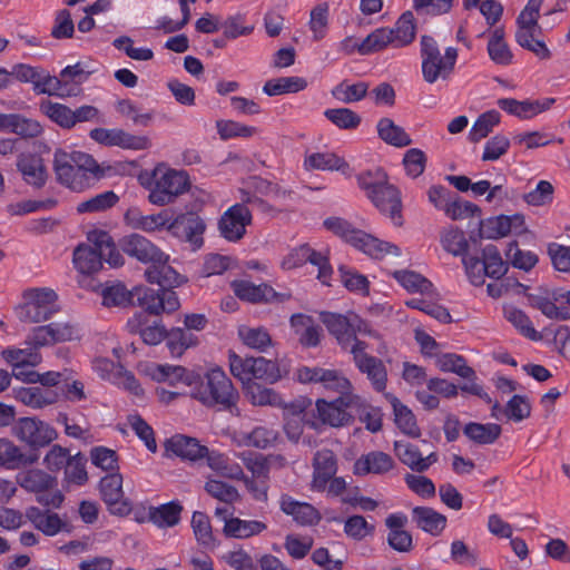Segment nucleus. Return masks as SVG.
<instances>
[{
	"label": "nucleus",
	"mask_w": 570,
	"mask_h": 570,
	"mask_svg": "<svg viewBox=\"0 0 570 570\" xmlns=\"http://www.w3.org/2000/svg\"><path fill=\"white\" fill-rule=\"evenodd\" d=\"M120 246L127 255L144 264H150L145 271L148 283L159 286H179L185 282V278L167 264L168 256L145 236L139 234L125 236Z\"/></svg>",
	"instance_id": "f257e3e1"
},
{
	"label": "nucleus",
	"mask_w": 570,
	"mask_h": 570,
	"mask_svg": "<svg viewBox=\"0 0 570 570\" xmlns=\"http://www.w3.org/2000/svg\"><path fill=\"white\" fill-rule=\"evenodd\" d=\"M52 165L57 181L76 191L89 187L91 177L99 179L105 176V169L92 156L80 151L57 149Z\"/></svg>",
	"instance_id": "f03ea898"
},
{
	"label": "nucleus",
	"mask_w": 570,
	"mask_h": 570,
	"mask_svg": "<svg viewBox=\"0 0 570 570\" xmlns=\"http://www.w3.org/2000/svg\"><path fill=\"white\" fill-rule=\"evenodd\" d=\"M358 187L365 191L366 197L383 214H387L395 223L403 224L401 216V195L399 189L389 183L387 174L376 168L360 174L356 177Z\"/></svg>",
	"instance_id": "7ed1b4c3"
},
{
	"label": "nucleus",
	"mask_w": 570,
	"mask_h": 570,
	"mask_svg": "<svg viewBox=\"0 0 570 570\" xmlns=\"http://www.w3.org/2000/svg\"><path fill=\"white\" fill-rule=\"evenodd\" d=\"M190 396L208 407L217 406L230 413L237 410L238 392L226 373L219 368H212L204 379L197 376V383L190 390Z\"/></svg>",
	"instance_id": "20e7f679"
},
{
	"label": "nucleus",
	"mask_w": 570,
	"mask_h": 570,
	"mask_svg": "<svg viewBox=\"0 0 570 570\" xmlns=\"http://www.w3.org/2000/svg\"><path fill=\"white\" fill-rule=\"evenodd\" d=\"M323 225L334 235L375 259H382L387 255L399 256L401 254L396 245L383 242L361 229L354 228L344 218L328 217L324 220Z\"/></svg>",
	"instance_id": "39448f33"
},
{
	"label": "nucleus",
	"mask_w": 570,
	"mask_h": 570,
	"mask_svg": "<svg viewBox=\"0 0 570 570\" xmlns=\"http://www.w3.org/2000/svg\"><path fill=\"white\" fill-rule=\"evenodd\" d=\"M421 57L423 78L426 82L434 83L440 79L446 80L451 76L456 62L458 50L449 47L442 56L436 41L431 36H422Z\"/></svg>",
	"instance_id": "423d86ee"
},
{
	"label": "nucleus",
	"mask_w": 570,
	"mask_h": 570,
	"mask_svg": "<svg viewBox=\"0 0 570 570\" xmlns=\"http://www.w3.org/2000/svg\"><path fill=\"white\" fill-rule=\"evenodd\" d=\"M16 482L26 492L33 493L43 507L60 508L65 497L57 489L58 480L47 471L31 468L19 472Z\"/></svg>",
	"instance_id": "0eeeda50"
},
{
	"label": "nucleus",
	"mask_w": 570,
	"mask_h": 570,
	"mask_svg": "<svg viewBox=\"0 0 570 570\" xmlns=\"http://www.w3.org/2000/svg\"><path fill=\"white\" fill-rule=\"evenodd\" d=\"M154 186L150 188L148 200L157 206L174 203L177 197L186 193L190 186L188 176L184 171L167 169L157 166L153 170Z\"/></svg>",
	"instance_id": "6e6552de"
},
{
	"label": "nucleus",
	"mask_w": 570,
	"mask_h": 570,
	"mask_svg": "<svg viewBox=\"0 0 570 570\" xmlns=\"http://www.w3.org/2000/svg\"><path fill=\"white\" fill-rule=\"evenodd\" d=\"M58 311L55 291L35 288L23 294V303L16 308V314L21 322L41 323L51 318Z\"/></svg>",
	"instance_id": "1a4fd4ad"
},
{
	"label": "nucleus",
	"mask_w": 570,
	"mask_h": 570,
	"mask_svg": "<svg viewBox=\"0 0 570 570\" xmlns=\"http://www.w3.org/2000/svg\"><path fill=\"white\" fill-rule=\"evenodd\" d=\"M12 434L32 450L46 448L58 438V432L49 423L29 416L16 421Z\"/></svg>",
	"instance_id": "9d476101"
},
{
	"label": "nucleus",
	"mask_w": 570,
	"mask_h": 570,
	"mask_svg": "<svg viewBox=\"0 0 570 570\" xmlns=\"http://www.w3.org/2000/svg\"><path fill=\"white\" fill-rule=\"evenodd\" d=\"M159 292L145 286L134 288L135 305L145 309V314L159 315L161 312L171 313L178 309L179 299L177 294L171 289L174 286H160Z\"/></svg>",
	"instance_id": "9b49d317"
},
{
	"label": "nucleus",
	"mask_w": 570,
	"mask_h": 570,
	"mask_svg": "<svg viewBox=\"0 0 570 570\" xmlns=\"http://www.w3.org/2000/svg\"><path fill=\"white\" fill-rule=\"evenodd\" d=\"M80 338V330L71 322H52L48 325L37 326L29 334V342L38 346Z\"/></svg>",
	"instance_id": "f8f14e48"
},
{
	"label": "nucleus",
	"mask_w": 570,
	"mask_h": 570,
	"mask_svg": "<svg viewBox=\"0 0 570 570\" xmlns=\"http://www.w3.org/2000/svg\"><path fill=\"white\" fill-rule=\"evenodd\" d=\"M252 224L250 210L242 205L230 206L219 218L218 229L220 235L229 242H238L246 234V227Z\"/></svg>",
	"instance_id": "ddd939ff"
},
{
	"label": "nucleus",
	"mask_w": 570,
	"mask_h": 570,
	"mask_svg": "<svg viewBox=\"0 0 570 570\" xmlns=\"http://www.w3.org/2000/svg\"><path fill=\"white\" fill-rule=\"evenodd\" d=\"M232 288L235 295L242 299L253 304L285 302L291 295L285 293H277L273 287L267 284L255 285L249 281H234Z\"/></svg>",
	"instance_id": "4468645a"
},
{
	"label": "nucleus",
	"mask_w": 570,
	"mask_h": 570,
	"mask_svg": "<svg viewBox=\"0 0 570 570\" xmlns=\"http://www.w3.org/2000/svg\"><path fill=\"white\" fill-rule=\"evenodd\" d=\"M206 225L204 220L195 213L188 212L179 214L175 219L169 220L166 229L174 236L185 239L199 246L203 243L202 235Z\"/></svg>",
	"instance_id": "2eb2a0df"
},
{
	"label": "nucleus",
	"mask_w": 570,
	"mask_h": 570,
	"mask_svg": "<svg viewBox=\"0 0 570 570\" xmlns=\"http://www.w3.org/2000/svg\"><path fill=\"white\" fill-rule=\"evenodd\" d=\"M102 500L112 514L127 515L131 511L130 503L124 498L122 476L118 473L106 475L100 481Z\"/></svg>",
	"instance_id": "dca6fc26"
},
{
	"label": "nucleus",
	"mask_w": 570,
	"mask_h": 570,
	"mask_svg": "<svg viewBox=\"0 0 570 570\" xmlns=\"http://www.w3.org/2000/svg\"><path fill=\"white\" fill-rule=\"evenodd\" d=\"M24 517L35 529L48 537H53L59 532L70 531L68 522L49 509L43 510L38 507H29L26 510Z\"/></svg>",
	"instance_id": "f3484780"
},
{
	"label": "nucleus",
	"mask_w": 570,
	"mask_h": 570,
	"mask_svg": "<svg viewBox=\"0 0 570 570\" xmlns=\"http://www.w3.org/2000/svg\"><path fill=\"white\" fill-rule=\"evenodd\" d=\"M394 452L404 465L416 473H423L428 471L431 465L439 461V455L436 452H431L423 456L419 448L409 442L395 441Z\"/></svg>",
	"instance_id": "a211bd4d"
},
{
	"label": "nucleus",
	"mask_w": 570,
	"mask_h": 570,
	"mask_svg": "<svg viewBox=\"0 0 570 570\" xmlns=\"http://www.w3.org/2000/svg\"><path fill=\"white\" fill-rule=\"evenodd\" d=\"M296 377L301 383H322L324 387L341 393L350 387V382L333 370L303 366L296 371Z\"/></svg>",
	"instance_id": "6ab92c4d"
},
{
	"label": "nucleus",
	"mask_w": 570,
	"mask_h": 570,
	"mask_svg": "<svg viewBox=\"0 0 570 570\" xmlns=\"http://www.w3.org/2000/svg\"><path fill=\"white\" fill-rule=\"evenodd\" d=\"M351 402L352 397L348 395L337 397L333 402L318 400L316 402V410L323 423L338 428L350 423L353 419V415L348 412Z\"/></svg>",
	"instance_id": "aec40b11"
},
{
	"label": "nucleus",
	"mask_w": 570,
	"mask_h": 570,
	"mask_svg": "<svg viewBox=\"0 0 570 570\" xmlns=\"http://www.w3.org/2000/svg\"><path fill=\"white\" fill-rule=\"evenodd\" d=\"M125 223L132 229H140L146 233H154L166 228L170 220L167 210H161L157 214L144 215L137 207H130L124 215Z\"/></svg>",
	"instance_id": "412c9836"
},
{
	"label": "nucleus",
	"mask_w": 570,
	"mask_h": 570,
	"mask_svg": "<svg viewBox=\"0 0 570 570\" xmlns=\"http://www.w3.org/2000/svg\"><path fill=\"white\" fill-rule=\"evenodd\" d=\"M18 170L23 180L36 188L45 186L48 179V171L43 159L36 154H21L17 161Z\"/></svg>",
	"instance_id": "4be33fe9"
},
{
	"label": "nucleus",
	"mask_w": 570,
	"mask_h": 570,
	"mask_svg": "<svg viewBox=\"0 0 570 570\" xmlns=\"http://www.w3.org/2000/svg\"><path fill=\"white\" fill-rule=\"evenodd\" d=\"M39 455L37 453H24L20 446L8 439H0V465L17 470L23 466H31L37 463Z\"/></svg>",
	"instance_id": "5701e85b"
},
{
	"label": "nucleus",
	"mask_w": 570,
	"mask_h": 570,
	"mask_svg": "<svg viewBox=\"0 0 570 570\" xmlns=\"http://www.w3.org/2000/svg\"><path fill=\"white\" fill-rule=\"evenodd\" d=\"M313 466V489L317 491H324L326 489L327 482L336 473V456L333 451L327 449L317 451L314 456Z\"/></svg>",
	"instance_id": "b1692460"
},
{
	"label": "nucleus",
	"mask_w": 570,
	"mask_h": 570,
	"mask_svg": "<svg viewBox=\"0 0 570 570\" xmlns=\"http://www.w3.org/2000/svg\"><path fill=\"white\" fill-rule=\"evenodd\" d=\"M394 468V460L382 451H372L361 455L354 463L353 470L356 475L384 474Z\"/></svg>",
	"instance_id": "393cba45"
},
{
	"label": "nucleus",
	"mask_w": 570,
	"mask_h": 570,
	"mask_svg": "<svg viewBox=\"0 0 570 570\" xmlns=\"http://www.w3.org/2000/svg\"><path fill=\"white\" fill-rule=\"evenodd\" d=\"M14 397L31 409L40 410L57 403L59 393L52 389L30 386L14 390Z\"/></svg>",
	"instance_id": "a878e982"
},
{
	"label": "nucleus",
	"mask_w": 570,
	"mask_h": 570,
	"mask_svg": "<svg viewBox=\"0 0 570 570\" xmlns=\"http://www.w3.org/2000/svg\"><path fill=\"white\" fill-rule=\"evenodd\" d=\"M320 318L327 331L336 338L337 343L343 348H348V345L354 340L351 327L352 316L348 317L337 313L322 312Z\"/></svg>",
	"instance_id": "bb28decb"
},
{
	"label": "nucleus",
	"mask_w": 570,
	"mask_h": 570,
	"mask_svg": "<svg viewBox=\"0 0 570 570\" xmlns=\"http://www.w3.org/2000/svg\"><path fill=\"white\" fill-rule=\"evenodd\" d=\"M355 365L361 373L366 375L375 391L383 392L386 389L387 371L382 360L372 355H363L357 358Z\"/></svg>",
	"instance_id": "cd10ccee"
},
{
	"label": "nucleus",
	"mask_w": 570,
	"mask_h": 570,
	"mask_svg": "<svg viewBox=\"0 0 570 570\" xmlns=\"http://www.w3.org/2000/svg\"><path fill=\"white\" fill-rule=\"evenodd\" d=\"M166 448L175 455L190 461L205 458L207 454V448L202 445L197 439L181 434L170 438L166 443Z\"/></svg>",
	"instance_id": "c85d7f7f"
},
{
	"label": "nucleus",
	"mask_w": 570,
	"mask_h": 570,
	"mask_svg": "<svg viewBox=\"0 0 570 570\" xmlns=\"http://www.w3.org/2000/svg\"><path fill=\"white\" fill-rule=\"evenodd\" d=\"M23 348H7L2 352L3 358L13 366V374L22 371L24 365L36 366L41 362V355L38 350L41 346L29 342V335L24 341Z\"/></svg>",
	"instance_id": "c756f323"
},
{
	"label": "nucleus",
	"mask_w": 570,
	"mask_h": 570,
	"mask_svg": "<svg viewBox=\"0 0 570 570\" xmlns=\"http://www.w3.org/2000/svg\"><path fill=\"white\" fill-rule=\"evenodd\" d=\"M281 510L303 525L315 524L321 520L318 511L312 504L298 502L286 494L281 498Z\"/></svg>",
	"instance_id": "7c9ffc66"
},
{
	"label": "nucleus",
	"mask_w": 570,
	"mask_h": 570,
	"mask_svg": "<svg viewBox=\"0 0 570 570\" xmlns=\"http://www.w3.org/2000/svg\"><path fill=\"white\" fill-rule=\"evenodd\" d=\"M130 332L139 334L144 343L148 345H156L166 337V330L164 326L154 323H148V316L145 313H138L128 321Z\"/></svg>",
	"instance_id": "2f4dec72"
},
{
	"label": "nucleus",
	"mask_w": 570,
	"mask_h": 570,
	"mask_svg": "<svg viewBox=\"0 0 570 570\" xmlns=\"http://www.w3.org/2000/svg\"><path fill=\"white\" fill-rule=\"evenodd\" d=\"M412 520L417 528L432 535H439L446 525V517L429 507H415L412 510Z\"/></svg>",
	"instance_id": "473e14b6"
},
{
	"label": "nucleus",
	"mask_w": 570,
	"mask_h": 570,
	"mask_svg": "<svg viewBox=\"0 0 570 570\" xmlns=\"http://www.w3.org/2000/svg\"><path fill=\"white\" fill-rule=\"evenodd\" d=\"M88 240L98 247L101 254V262L106 261L110 266L118 267L124 264V257L117 249L112 237L105 230L89 233Z\"/></svg>",
	"instance_id": "72a5a7b5"
},
{
	"label": "nucleus",
	"mask_w": 570,
	"mask_h": 570,
	"mask_svg": "<svg viewBox=\"0 0 570 570\" xmlns=\"http://www.w3.org/2000/svg\"><path fill=\"white\" fill-rule=\"evenodd\" d=\"M73 264L81 274H94L98 272L101 266V254L98 247L92 244H81L76 247L73 252Z\"/></svg>",
	"instance_id": "f704fd0d"
},
{
	"label": "nucleus",
	"mask_w": 570,
	"mask_h": 570,
	"mask_svg": "<svg viewBox=\"0 0 570 570\" xmlns=\"http://www.w3.org/2000/svg\"><path fill=\"white\" fill-rule=\"evenodd\" d=\"M197 376L183 366L169 364L158 365L154 372V377L158 381L168 382L170 385L183 383L190 390L197 383Z\"/></svg>",
	"instance_id": "c9c22d12"
},
{
	"label": "nucleus",
	"mask_w": 570,
	"mask_h": 570,
	"mask_svg": "<svg viewBox=\"0 0 570 570\" xmlns=\"http://www.w3.org/2000/svg\"><path fill=\"white\" fill-rule=\"evenodd\" d=\"M376 128L379 137L391 146L406 147L412 142L409 134L387 117L380 119Z\"/></svg>",
	"instance_id": "e433bc0d"
},
{
	"label": "nucleus",
	"mask_w": 570,
	"mask_h": 570,
	"mask_svg": "<svg viewBox=\"0 0 570 570\" xmlns=\"http://www.w3.org/2000/svg\"><path fill=\"white\" fill-rule=\"evenodd\" d=\"M266 529V524L256 520H242L239 518H230L226 520L224 533L227 537L246 539L259 534Z\"/></svg>",
	"instance_id": "4c0bfd02"
},
{
	"label": "nucleus",
	"mask_w": 570,
	"mask_h": 570,
	"mask_svg": "<svg viewBox=\"0 0 570 570\" xmlns=\"http://www.w3.org/2000/svg\"><path fill=\"white\" fill-rule=\"evenodd\" d=\"M208 466L219 475L227 479H243L244 471L238 463L230 461L225 454L218 452H209L205 455Z\"/></svg>",
	"instance_id": "58836bf2"
},
{
	"label": "nucleus",
	"mask_w": 570,
	"mask_h": 570,
	"mask_svg": "<svg viewBox=\"0 0 570 570\" xmlns=\"http://www.w3.org/2000/svg\"><path fill=\"white\" fill-rule=\"evenodd\" d=\"M249 380H262L266 383H275L279 380V370L275 362L265 357H249Z\"/></svg>",
	"instance_id": "ea45409f"
},
{
	"label": "nucleus",
	"mask_w": 570,
	"mask_h": 570,
	"mask_svg": "<svg viewBox=\"0 0 570 570\" xmlns=\"http://www.w3.org/2000/svg\"><path fill=\"white\" fill-rule=\"evenodd\" d=\"M392 31V46L403 47L411 43L414 40L416 27L414 22V16L411 11L404 12L395 23Z\"/></svg>",
	"instance_id": "a19ab883"
},
{
	"label": "nucleus",
	"mask_w": 570,
	"mask_h": 570,
	"mask_svg": "<svg viewBox=\"0 0 570 570\" xmlns=\"http://www.w3.org/2000/svg\"><path fill=\"white\" fill-rule=\"evenodd\" d=\"M463 433L471 441L479 444H491L498 440L501 434V426L495 423H474L466 424Z\"/></svg>",
	"instance_id": "79ce46f5"
},
{
	"label": "nucleus",
	"mask_w": 570,
	"mask_h": 570,
	"mask_svg": "<svg viewBox=\"0 0 570 570\" xmlns=\"http://www.w3.org/2000/svg\"><path fill=\"white\" fill-rule=\"evenodd\" d=\"M436 365L442 372H451L471 380L475 379V371L466 364L463 356L454 353H445L436 358Z\"/></svg>",
	"instance_id": "37998d69"
},
{
	"label": "nucleus",
	"mask_w": 570,
	"mask_h": 570,
	"mask_svg": "<svg viewBox=\"0 0 570 570\" xmlns=\"http://www.w3.org/2000/svg\"><path fill=\"white\" fill-rule=\"evenodd\" d=\"M307 87V81L301 77H281L265 82L263 91L268 96L298 92Z\"/></svg>",
	"instance_id": "c03bdc74"
},
{
	"label": "nucleus",
	"mask_w": 570,
	"mask_h": 570,
	"mask_svg": "<svg viewBox=\"0 0 570 570\" xmlns=\"http://www.w3.org/2000/svg\"><path fill=\"white\" fill-rule=\"evenodd\" d=\"M245 396L253 405H278L281 402L279 395L272 389L265 387L256 381H249L244 385Z\"/></svg>",
	"instance_id": "a18cd8bd"
},
{
	"label": "nucleus",
	"mask_w": 570,
	"mask_h": 570,
	"mask_svg": "<svg viewBox=\"0 0 570 570\" xmlns=\"http://www.w3.org/2000/svg\"><path fill=\"white\" fill-rule=\"evenodd\" d=\"M503 37V29L497 28L493 30L488 42V53L494 63L507 66L512 61V52L510 51Z\"/></svg>",
	"instance_id": "49530a36"
},
{
	"label": "nucleus",
	"mask_w": 570,
	"mask_h": 570,
	"mask_svg": "<svg viewBox=\"0 0 570 570\" xmlns=\"http://www.w3.org/2000/svg\"><path fill=\"white\" fill-rule=\"evenodd\" d=\"M540 29H518L515 32L517 42L533 52L540 59H549L550 50L547 45L537 37Z\"/></svg>",
	"instance_id": "de8ad7c7"
},
{
	"label": "nucleus",
	"mask_w": 570,
	"mask_h": 570,
	"mask_svg": "<svg viewBox=\"0 0 570 570\" xmlns=\"http://www.w3.org/2000/svg\"><path fill=\"white\" fill-rule=\"evenodd\" d=\"M39 110L61 128H72L73 118L71 109L66 105L53 102L51 100H42L39 104Z\"/></svg>",
	"instance_id": "09e8293b"
},
{
	"label": "nucleus",
	"mask_w": 570,
	"mask_h": 570,
	"mask_svg": "<svg viewBox=\"0 0 570 570\" xmlns=\"http://www.w3.org/2000/svg\"><path fill=\"white\" fill-rule=\"evenodd\" d=\"M392 405L397 428L411 438H419L421 431L412 411L407 406L403 405L397 399H393Z\"/></svg>",
	"instance_id": "8fccbe9b"
},
{
	"label": "nucleus",
	"mask_w": 570,
	"mask_h": 570,
	"mask_svg": "<svg viewBox=\"0 0 570 570\" xmlns=\"http://www.w3.org/2000/svg\"><path fill=\"white\" fill-rule=\"evenodd\" d=\"M498 106L521 119H529L541 112L540 101H519L513 98H502L498 100Z\"/></svg>",
	"instance_id": "3c124183"
},
{
	"label": "nucleus",
	"mask_w": 570,
	"mask_h": 570,
	"mask_svg": "<svg viewBox=\"0 0 570 570\" xmlns=\"http://www.w3.org/2000/svg\"><path fill=\"white\" fill-rule=\"evenodd\" d=\"M507 263L524 272L531 271L538 263V256L530 250H522L517 242H511L505 250Z\"/></svg>",
	"instance_id": "603ef678"
},
{
	"label": "nucleus",
	"mask_w": 570,
	"mask_h": 570,
	"mask_svg": "<svg viewBox=\"0 0 570 570\" xmlns=\"http://www.w3.org/2000/svg\"><path fill=\"white\" fill-rule=\"evenodd\" d=\"M134 289L128 291L122 284L107 286L101 291L102 305L107 307H126L135 305Z\"/></svg>",
	"instance_id": "864d4df0"
},
{
	"label": "nucleus",
	"mask_w": 570,
	"mask_h": 570,
	"mask_svg": "<svg viewBox=\"0 0 570 570\" xmlns=\"http://www.w3.org/2000/svg\"><path fill=\"white\" fill-rule=\"evenodd\" d=\"M500 112L497 110H489L481 114L470 129V141L478 142L485 138L500 122Z\"/></svg>",
	"instance_id": "5fc2aeb1"
},
{
	"label": "nucleus",
	"mask_w": 570,
	"mask_h": 570,
	"mask_svg": "<svg viewBox=\"0 0 570 570\" xmlns=\"http://www.w3.org/2000/svg\"><path fill=\"white\" fill-rule=\"evenodd\" d=\"M238 335L242 342L250 348L265 351L272 345V337L268 331L264 327H249L243 325L238 328Z\"/></svg>",
	"instance_id": "6e6d98bb"
},
{
	"label": "nucleus",
	"mask_w": 570,
	"mask_h": 570,
	"mask_svg": "<svg viewBox=\"0 0 570 570\" xmlns=\"http://www.w3.org/2000/svg\"><path fill=\"white\" fill-rule=\"evenodd\" d=\"M118 202V195L112 190H107L85 202L79 203L77 205V212L79 214L101 213L109 208H112Z\"/></svg>",
	"instance_id": "4d7b16f0"
},
{
	"label": "nucleus",
	"mask_w": 570,
	"mask_h": 570,
	"mask_svg": "<svg viewBox=\"0 0 570 570\" xmlns=\"http://www.w3.org/2000/svg\"><path fill=\"white\" fill-rule=\"evenodd\" d=\"M392 31L389 28H379L371 32L358 46L357 51L361 55H370L383 50L392 45Z\"/></svg>",
	"instance_id": "13d9d810"
},
{
	"label": "nucleus",
	"mask_w": 570,
	"mask_h": 570,
	"mask_svg": "<svg viewBox=\"0 0 570 570\" xmlns=\"http://www.w3.org/2000/svg\"><path fill=\"white\" fill-rule=\"evenodd\" d=\"M278 439V432L272 428L259 425L243 434V442L248 446L265 450L273 446Z\"/></svg>",
	"instance_id": "bf43d9fd"
},
{
	"label": "nucleus",
	"mask_w": 570,
	"mask_h": 570,
	"mask_svg": "<svg viewBox=\"0 0 570 570\" xmlns=\"http://www.w3.org/2000/svg\"><path fill=\"white\" fill-rule=\"evenodd\" d=\"M368 90L366 82H357L348 85L345 81L335 86L332 90V96L341 102L352 104L362 100Z\"/></svg>",
	"instance_id": "052dcab7"
},
{
	"label": "nucleus",
	"mask_w": 570,
	"mask_h": 570,
	"mask_svg": "<svg viewBox=\"0 0 570 570\" xmlns=\"http://www.w3.org/2000/svg\"><path fill=\"white\" fill-rule=\"evenodd\" d=\"M505 215H499L480 222L479 237L499 239L509 234V224Z\"/></svg>",
	"instance_id": "680f3d73"
},
{
	"label": "nucleus",
	"mask_w": 570,
	"mask_h": 570,
	"mask_svg": "<svg viewBox=\"0 0 570 570\" xmlns=\"http://www.w3.org/2000/svg\"><path fill=\"white\" fill-rule=\"evenodd\" d=\"M441 243L443 248L454 256H464L469 247L464 233L456 227L445 229L442 233Z\"/></svg>",
	"instance_id": "e2e57ef3"
},
{
	"label": "nucleus",
	"mask_w": 570,
	"mask_h": 570,
	"mask_svg": "<svg viewBox=\"0 0 570 570\" xmlns=\"http://www.w3.org/2000/svg\"><path fill=\"white\" fill-rule=\"evenodd\" d=\"M393 277L409 292L429 293L432 289V283L412 271H395Z\"/></svg>",
	"instance_id": "0e129e2a"
},
{
	"label": "nucleus",
	"mask_w": 570,
	"mask_h": 570,
	"mask_svg": "<svg viewBox=\"0 0 570 570\" xmlns=\"http://www.w3.org/2000/svg\"><path fill=\"white\" fill-rule=\"evenodd\" d=\"M324 116L340 129H356L361 124V117L348 108L327 109Z\"/></svg>",
	"instance_id": "69168bd1"
},
{
	"label": "nucleus",
	"mask_w": 570,
	"mask_h": 570,
	"mask_svg": "<svg viewBox=\"0 0 570 570\" xmlns=\"http://www.w3.org/2000/svg\"><path fill=\"white\" fill-rule=\"evenodd\" d=\"M482 261L487 266V276L492 278H500L508 272V263L501 258L498 248L493 245H488L482 250Z\"/></svg>",
	"instance_id": "338daca9"
},
{
	"label": "nucleus",
	"mask_w": 570,
	"mask_h": 570,
	"mask_svg": "<svg viewBox=\"0 0 570 570\" xmlns=\"http://www.w3.org/2000/svg\"><path fill=\"white\" fill-rule=\"evenodd\" d=\"M507 320L517 328L519 332L532 340V341H539L541 340V335L534 330L532 326V323L528 315L515 307H510L504 311Z\"/></svg>",
	"instance_id": "774afa93"
}]
</instances>
